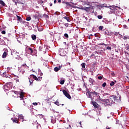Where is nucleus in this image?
Masks as SVG:
<instances>
[{
	"label": "nucleus",
	"mask_w": 129,
	"mask_h": 129,
	"mask_svg": "<svg viewBox=\"0 0 129 129\" xmlns=\"http://www.w3.org/2000/svg\"><path fill=\"white\" fill-rule=\"evenodd\" d=\"M49 6H50V7H52V6H53V4H52V3L50 4Z\"/></svg>",
	"instance_id": "nucleus-52"
},
{
	"label": "nucleus",
	"mask_w": 129,
	"mask_h": 129,
	"mask_svg": "<svg viewBox=\"0 0 129 129\" xmlns=\"http://www.w3.org/2000/svg\"><path fill=\"white\" fill-rule=\"evenodd\" d=\"M103 45H104V46H107V44H103Z\"/></svg>",
	"instance_id": "nucleus-60"
},
{
	"label": "nucleus",
	"mask_w": 129,
	"mask_h": 129,
	"mask_svg": "<svg viewBox=\"0 0 129 129\" xmlns=\"http://www.w3.org/2000/svg\"><path fill=\"white\" fill-rule=\"evenodd\" d=\"M98 19H99V20H101V19H102V15H98L97 16Z\"/></svg>",
	"instance_id": "nucleus-30"
},
{
	"label": "nucleus",
	"mask_w": 129,
	"mask_h": 129,
	"mask_svg": "<svg viewBox=\"0 0 129 129\" xmlns=\"http://www.w3.org/2000/svg\"><path fill=\"white\" fill-rule=\"evenodd\" d=\"M90 36H93V35H92V34H91V35H90Z\"/></svg>",
	"instance_id": "nucleus-63"
},
{
	"label": "nucleus",
	"mask_w": 129,
	"mask_h": 129,
	"mask_svg": "<svg viewBox=\"0 0 129 129\" xmlns=\"http://www.w3.org/2000/svg\"><path fill=\"white\" fill-rule=\"evenodd\" d=\"M99 51H100L99 53L100 54H101L102 53H103V52H104V51H105V49H101Z\"/></svg>",
	"instance_id": "nucleus-26"
},
{
	"label": "nucleus",
	"mask_w": 129,
	"mask_h": 129,
	"mask_svg": "<svg viewBox=\"0 0 129 129\" xmlns=\"http://www.w3.org/2000/svg\"><path fill=\"white\" fill-rule=\"evenodd\" d=\"M57 2L59 4L61 3V0H57Z\"/></svg>",
	"instance_id": "nucleus-50"
},
{
	"label": "nucleus",
	"mask_w": 129,
	"mask_h": 129,
	"mask_svg": "<svg viewBox=\"0 0 129 129\" xmlns=\"http://www.w3.org/2000/svg\"><path fill=\"white\" fill-rule=\"evenodd\" d=\"M111 75L112 76H114V75H115V74H114V73L112 72V73H111Z\"/></svg>",
	"instance_id": "nucleus-45"
},
{
	"label": "nucleus",
	"mask_w": 129,
	"mask_h": 129,
	"mask_svg": "<svg viewBox=\"0 0 129 129\" xmlns=\"http://www.w3.org/2000/svg\"><path fill=\"white\" fill-rule=\"evenodd\" d=\"M19 117L20 119H24V116L23 115H19Z\"/></svg>",
	"instance_id": "nucleus-24"
},
{
	"label": "nucleus",
	"mask_w": 129,
	"mask_h": 129,
	"mask_svg": "<svg viewBox=\"0 0 129 129\" xmlns=\"http://www.w3.org/2000/svg\"><path fill=\"white\" fill-rule=\"evenodd\" d=\"M0 5L3 7H5L6 6V3H5V2H4L2 0H0Z\"/></svg>",
	"instance_id": "nucleus-18"
},
{
	"label": "nucleus",
	"mask_w": 129,
	"mask_h": 129,
	"mask_svg": "<svg viewBox=\"0 0 129 129\" xmlns=\"http://www.w3.org/2000/svg\"><path fill=\"white\" fill-rule=\"evenodd\" d=\"M93 105L95 108H98V106L97 105V103L96 102H92Z\"/></svg>",
	"instance_id": "nucleus-13"
},
{
	"label": "nucleus",
	"mask_w": 129,
	"mask_h": 129,
	"mask_svg": "<svg viewBox=\"0 0 129 129\" xmlns=\"http://www.w3.org/2000/svg\"><path fill=\"white\" fill-rule=\"evenodd\" d=\"M67 64H68L69 65H70V66H71L70 62H68Z\"/></svg>",
	"instance_id": "nucleus-56"
},
{
	"label": "nucleus",
	"mask_w": 129,
	"mask_h": 129,
	"mask_svg": "<svg viewBox=\"0 0 129 129\" xmlns=\"http://www.w3.org/2000/svg\"><path fill=\"white\" fill-rule=\"evenodd\" d=\"M106 129H110V128H106Z\"/></svg>",
	"instance_id": "nucleus-64"
},
{
	"label": "nucleus",
	"mask_w": 129,
	"mask_h": 129,
	"mask_svg": "<svg viewBox=\"0 0 129 129\" xmlns=\"http://www.w3.org/2000/svg\"><path fill=\"white\" fill-rule=\"evenodd\" d=\"M64 83H65V80H63L60 81V84H61V85H63V84H64Z\"/></svg>",
	"instance_id": "nucleus-27"
},
{
	"label": "nucleus",
	"mask_w": 129,
	"mask_h": 129,
	"mask_svg": "<svg viewBox=\"0 0 129 129\" xmlns=\"http://www.w3.org/2000/svg\"><path fill=\"white\" fill-rule=\"evenodd\" d=\"M80 10H84V11H86V7H81V8H79Z\"/></svg>",
	"instance_id": "nucleus-33"
},
{
	"label": "nucleus",
	"mask_w": 129,
	"mask_h": 129,
	"mask_svg": "<svg viewBox=\"0 0 129 129\" xmlns=\"http://www.w3.org/2000/svg\"><path fill=\"white\" fill-rule=\"evenodd\" d=\"M66 4L67 5V6H68L69 7L71 6V4H70V3H69L68 2H66Z\"/></svg>",
	"instance_id": "nucleus-37"
},
{
	"label": "nucleus",
	"mask_w": 129,
	"mask_h": 129,
	"mask_svg": "<svg viewBox=\"0 0 129 129\" xmlns=\"http://www.w3.org/2000/svg\"><path fill=\"white\" fill-rule=\"evenodd\" d=\"M61 105H62V106H63V105H64V104H62Z\"/></svg>",
	"instance_id": "nucleus-61"
},
{
	"label": "nucleus",
	"mask_w": 129,
	"mask_h": 129,
	"mask_svg": "<svg viewBox=\"0 0 129 129\" xmlns=\"http://www.w3.org/2000/svg\"><path fill=\"white\" fill-rule=\"evenodd\" d=\"M62 92H63L64 95H65V96H66V97H67V98H68L69 99H71V96H70V94H69V93H68L67 91L63 90H62Z\"/></svg>",
	"instance_id": "nucleus-5"
},
{
	"label": "nucleus",
	"mask_w": 129,
	"mask_h": 129,
	"mask_svg": "<svg viewBox=\"0 0 129 129\" xmlns=\"http://www.w3.org/2000/svg\"><path fill=\"white\" fill-rule=\"evenodd\" d=\"M114 35H115V36H117V35H118V33L115 32V33H114Z\"/></svg>",
	"instance_id": "nucleus-47"
},
{
	"label": "nucleus",
	"mask_w": 129,
	"mask_h": 129,
	"mask_svg": "<svg viewBox=\"0 0 129 129\" xmlns=\"http://www.w3.org/2000/svg\"><path fill=\"white\" fill-rule=\"evenodd\" d=\"M31 20H32V18H31V17H27L26 18V21H31Z\"/></svg>",
	"instance_id": "nucleus-25"
},
{
	"label": "nucleus",
	"mask_w": 129,
	"mask_h": 129,
	"mask_svg": "<svg viewBox=\"0 0 129 129\" xmlns=\"http://www.w3.org/2000/svg\"><path fill=\"white\" fill-rule=\"evenodd\" d=\"M106 86V83H103L102 84V87H105Z\"/></svg>",
	"instance_id": "nucleus-39"
},
{
	"label": "nucleus",
	"mask_w": 129,
	"mask_h": 129,
	"mask_svg": "<svg viewBox=\"0 0 129 129\" xmlns=\"http://www.w3.org/2000/svg\"><path fill=\"white\" fill-rule=\"evenodd\" d=\"M23 102H24V105H26V103H25V101H23Z\"/></svg>",
	"instance_id": "nucleus-58"
},
{
	"label": "nucleus",
	"mask_w": 129,
	"mask_h": 129,
	"mask_svg": "<svg viewBox=\"0 0 129 129\" xmlns=\"http://www.w3.org/2000/svg\"><path fill=\"white\" fill-rule=\"evenodd\" d=\"M102 78H103V77L102 76L98 77V79H99V80H102Z\"/></svg>",
	"instance_id": "nucleus-36"
},
{
	"label": "nucleus",
	"mask_w": 129,
	"mask_h": 129,
	"mask_svg": "<svg viewBox=\"0 0 129 129\" xmlns=\"http://www.w3.org/2000/svg\"><path fill=\"white\" fill-rule=\"evenodd\" d=\"M65 129H71V126L70 125L67 124L64 125Z\"/></svg>",
	"instance_id": "nucleus-14"
},
{
	"label": "nucleus",
	"mask_w": 129,
	"mask_h": 129,
	"mask_svg": "<svg viewBox=\"0 0 129 129\" xmlns=\"http://www.w3.org/2000/svg\"><path fill=\"white\" fill-rule=\"evenodd\" d=\"M63 44H64V45H67L66 42H63Z\"/></svg>",
	"instance_id": "nucleus-59"
},
{
	"label": "nucleus",
	"mask_w": 129,
	"mask_h": 129,
	"mask_svg": "<svg viewBox=\"0 0 129 129\" xmlns=\"http://www.w3.org/2000/svg\"><path fill=\"white\" fill-rule=\"evenodd\" d=\"M92 94H93V95H94V96L97 97V99H98V100H100L101 101H103V99L100 97V94L99 93H97L95 92V91H94L92 92Z\"/></svg>",
	"instance_id": "nucleus-2"
},
{
	"label": "nucleus",
	"mask_w": 129,
	"mask_h": 129,
	"mask_svg": "<svg viewBox=\"0 0 129 129\" xmlns=\"http://www.w3.org/2000/svg\"><path fill=\"white\" fill-rule=\"evenodd\" d=\"M115 82V83H116V81H115V82Z\"/></svg>",
	"instance_id": "nucleus-62"
},
{
	"label": "nucleus",
	"mask_w": 129,
	"mask_h": 129,
	"mask_svg": "<svg viewBox=\"0 0 129 129\" xmlns=\"http://www.w3.org/2000/svg\"><path fill=\"white\" fill-rule=\"evenodd\" d=\"M112 97H113V99L114 100V101L116 100V99H117V97L115 96H111Z\"/></svg>",
	"instance_id": "nucleus-21"
},
{
	"label": "nucleus",
	"mask_w": 129,
	"mask_h": 129,
	"mask_svg": "<svg viewBox=\"0 0 129 129\" xmlns=\"http://www.w3.org/2000/svg\"><path fill=\"white\" fill-rule=\"evenodd\" d=\"M64 36L65 37V38H69V35H68V34L67 33H65L64 34Z\"/></svg>",
	"instance_id": "nucleus-32"
},
{
	"label": "nucleus",
	"mask_w": 129,
	"mask_h": 129,
	"mask_svg": "<svg viewBox=\"0 0 129 129\" xmlns=\"http://www.w3.org/2000/svg\"><path fill=\"white\" fill-rule=\"evenodd\" d=\"M86 11L87 12V13H94L93 7L91 6L89 7H86Z\"/></svg>",
	"instance_id": "nucleus-4"
},
{
	"label": "nucleus",
	"mask_w": 129,
	"mask_h": 129,
	"mask_svg": "<svg viewBox=\"0 0 129 129\" xmlns=\"http://www.w3.org/2000/svg\"><path fill=\"white\" fill-rule=\"evenodd\" d=\"M18 119L17 117H15L14 118H11V120H12L13 122H15V123H20V122Z\"/></svg>",
	"instance_id": "nucleus-6"
},
{
	"label": "nucleus",
	"mask_w": 129,
	"mask_h": 129,
	"mask_svg": "<svg viewBox=\"0 0 129 129\" xmlns=\"http://www.w3.org/2000/svg\"><path fill=\"white\" fill-rule=\"evenodd\" d=\"M33 105H35V106L38 105V103H36V102L33 103Z\"/></svg>",
	"instance_id": "nucleus-44"
},
{
	"label": "nucleus",
	"mask_w": 129,
	"mask_h": 129,
	"mask_svg": "<svg viewBox=\"0 0 129 129\" xmlns=\"http://www.w3.org/2000/svg\"><path fill=\"white\" fill-rule=\"evenodd\" d=\"M102 101H103V102H106L108 105H111V104L114 103L113 97L111 96L110 97L109 99H103Z\"/></svg>",
	"instance_id": "nucleus-1"
},
{
	"label": "nucleus",
	"mask_w": 129,
	"mask_h": 129,
	"mask_svg": "<svg viewBox=\"0 0 129 129\" xmlns=\"http://www.w3.org/2000/svg\"><path fill=\"white\" fill-rule=\"evenodd\" d=\"M114 84H115L114 82H111L110 83V86H113V85H114Z\"/></svg>",
	"instance_id": "nucleus-34"
},
{
	"label": "nucleus",
	"mask_w": 129,
	"mask_h": 129,
	"mask_svg": "<svg viewBox=\"0 0 129 129\" xmlns=\"http://www.w3.org/2000/svg\"><path fill=\"white\" fill-rule=\"evenodd\" d=\"M81 66H82V68H85V63H82V64H81Z\"/></svg>",
	"instance_id": "nucleus-31"
},
{
	"label": "nucleus",
	"mask_w": 129,
	"mask_h": 129,
	"mask_svg": "<svg viewBox=\"0 0 129 129\" xmlns=\"http://www.w3.org/2000/svg\"><path fill=\"white\" fill-rule=\"evenodd\" d=\"M109 8L111 10H112L113 11H116L117 9H116V8H118V7H116L115 6H110Z\"/></svg>",
	"instance_id": "nucleus-8"
},
{
	"label": "nucleus",
	"mask_w": 129,
	"mask_h": 129,
	"mask_svg": "<svg viewBox=\"0 0 129 129\" xmlns=\"http://www.w3.org/2000/svg\"><path fill=\"white\" fill-rule=\"evenodd\" d=\"M31 38L32 40H35L36 39H37V36L35 35L32 34L31 35Z\"/></svg>",
	"instance_id": "nucleus-17"
},
{
	"label": "nucleus",
	"mask_w": 129,
	"mask_h": 129,
	"mask_svg": "<svg viewBox=\"0 0 129 129\" xmlns=\"http://www.w3.org/2000/svg\"><path fill=\"white\" fill-rule=\"evenodd\" d=\"M127 39H128L127 36H124L123 40H127Z\"/></svg>",
	"instance_id": "nucleus-42"
},
{
	"label": "nucleus",
	"mask_w": 129,
	"mask_h": 129,
	"mask_svg": "<svg viewBox=\"0 0 129 129\" xmlns=\"http://www.w3.org/2000/svg\"><path fill=\"white\" fill-rule=\"evenodd\" d=\"M61 68H62V66H59V67H58V69H59V70L61 69Z\"/></svg>",
	"instance_id": "nucleus-48"
},
{
	"label": "nucleus",
	"mask_w": 129,
	"mask_h": 129,
	"mask_svg": "<svg viewBox=\"0 0 129 129\" xmlns=\"http://www.w3.org/2000/svg\"><path fill=\"white\" fill-rule=\"evenodd\" d=\"M87 94L90 98H91V95L92 94V92H90V91H88L87 92Z\"/></svg>",
	"instance_id": "nucleus-16"
},
{
	"label": "nucleus",
	"mask_w": 129,
	"mask_h": 129,
	"mask_svg": "<svg viewBox=\"0 0 129 129\" xmlns=\"http://www.w3.org/2000/svg\"><path fill=\"white\" fill-rule=\"evenodd\" d=\"M33 76V79H34V80H36V81H41V80H40V79H38V78H37V76L32 75Z\"/></svg>",
	"instance_id": "nucleus-12"
},
{
	"label": "nucleus",
	"mask_w": 129,
	"mask_h": 129,
	"mask_svg": "<svg viewBox=\"0 0 129 129\" xmlns=\"http://www.w3.org/2000/svg\"><path fill=\"white\" fill-rule=\"evenodd\" d=\"M27 68V64L26 63H24L22 64L20 68L19 69L20 72L22 73V74H24V73L25 72V69Z\"/></svg>",
	"instance_id": "nucleus-3"
},
{
	"label": "nucleus",
	"mask_w": 129,
	"mask_h": 129,
	"mask_svg": "<svg viewBox=\"0 0 129 129\" xmlns=\"http://www.w3.org/2000/svg\"><path fill=\"white\" fill-rule=\"evenodd\" d=\"M56 3H57V1L54 0V4H56Z\"/></svg>",
	"instance_id": "nucleus-54"
},
{
	"label": "nucleus",
	"mask_w": 129,
	"mask_h": 129,
	"mask_svg": "<svg viewBox=\"0 0 129 129\" xmlns=\"http://www.w3.org/2000/svg\"><path fill=\"white\" fill-rule=\"evenodd\" d=\"M3 77H6V78H10L11 75L8 74V73H4Z\"/></svg>",
	"instance_id": "nucleus-7"
},
{
	"label": "nucleus",
	"mask_w": 129,
	"mask_h": 129,
	"mask_svg": "<svg viewBox=\"0 0 129 129\" xmlns=\"http://www.w3.org/2000/svg\"><path fill=\"white\" fill-rule=\"evenodd\" d=\"M44 48H45V46L41 45L39 47V51H43L44 50Z\"/></svg>",
	"instance_id": "nucleus-15"
},
{
	"label": "nucleus",
	"mask_w": 129,
	"mask_h": 129,
	"mask_svg": "<svg viewBox=\"0 0 129 129\" xmlns=\"http://www.w3.org/2000/svg\"><path fill=\"white\" fill-rule=\"evenodd\" d=\"M65 26H66V27H68V26H69L68 23H66L65 24Z\"/></svg>",
	"instance_id": "nucleus-49"
},
{
	"label": "nucleus",
	"mask_w": 129,
	"mask_h": 129,
	"mask_svg": "<svg viewBox=\"0 0 129 129\" xmlns=\"http://www.w3.org/2000/svg\"><path fill=\"white\" fill-rule=\"evenodd\" d=\"M99 30H103V26H99Z\"/></svg>",
	"instance_id": "nucleus-35"
},
{
	"label": "nucleus",
	"mask_w": 129,
	"mask_h": 129,
	"mask_svg": "<svg viewBox=\"0 0 129 129\" xmlns=\"http://www.w3.org/2000/svg\"><path fill=\"white\" fill-rule=\"evenodd\" d=\"M88 39H89L90 40V39H91V37H90V36H89Z\"/></svg>",
	"instance_id": "nucleus-57"
},
{
	"label": "nucleus",
	"mask_w": 129,
	"mask_h": 129,
	"mask_svg": "<svg viewBox=\"0 0 129 129\" xmlns=\"http://www.w3.org/2000/svg\"><path fill=\"white\" fill-rule=\"evenodd\" d=\"M107 50H110L111 51V47L108 46L106 47Z\"/></svg>",
	"instance_id": "nucleus-38"
},
{
	"label": "nucleus",
	"mask_w": 129,
	"mask_h": 129,
	"mask_svg": "<svg viewBox=\"0 0 129 129\" xmlns=\"http://www.w3.org/2000/svg\"><path fill=\"white\" fill-rule=\"evenodd\" d=\"M2 34L3 35H6V31L4 30L2 31Z\"/></svg>",
	"instance_id": "nucleus-41"
},
{
	"label": "nucleus",
	"mask_w": 129,
	"mask_h": 129,
	"mask_svg": "<svg viewBox=\"0 0 129 129\" xmlns=\"http://www.w3.org/2000/svg\"><path fill=\"white\" fill-rule=\"evenodd\" d=\"M99 45H104V43H101L99 44Z\"/></svg>",
	"instance_id": "nucleus-51"
},
{
	"label": "nucleus",
	"mask_w": 129,
	"mask_h": 129,
	"mask_svg": "<svg viewBox=\"0 0 129 129\" xmlns=\"http://www.w3.org/2000/svg\"><path fill=\"white\" fill-rule=\"evenodd\" d=\"M14 3H15L16 5H17V4H18V0H13Z\"/></svg>",
	"instance_id": "nucleus-43"
},
{
	"label": "nucleus",
	"mask_w": 129,
	"mask_h": 129,
	"mask_svg": "<svg viewBox=\"0 0 129 129\" xmlns=\"http://www.w3.org/2000/svg\"><path fill=\"white\" fill-rule=\"evenodd\" d=\"M103 97L104 98H107V97H110V94L105 93L103 94Z\"/></svg>",
	"instance_id": "nucleus-10"
},
{
	"label": "nucleus",
	"mask_w": 129,
	"mask_h": 129,
	"mask_svg": "<svg viewBox=\"0 0 129 129\" xmlns=\"http://www.w3.org/2000/svg\"><path fill=\"white\" fill-rule=\"evenodd\" d=\"M62 4H66V2H65V1H62Z\"/></svg>",
	"instance_id": "nucleus-55"
},
{
	"label": "nucleus",
	"mask_w": 129,
	"mask_h": 129,
	"mask_svg": "<svg viewBox=\"0 0 129 129\" xmlns=\"http://www.w3.org/2000/svg\"><path fill=\"white\" fill-rule=\"evenodd\" d=\"M20 98L21 100H23L24 99V92H21L20 94Z\"/></svg>",
	"instance_id": "nucleus-11"
},
{
	"label": "nucleus",
	"mask_w": 129,
	"mask_h": 129,
	"mask_svg": "<svg viewBox=\"0 0 129 129\" xmlns=\"http://www.w3.org/2000/svg\"><path fill=\"white\" fill-rule=\"evenodd\" d=\"M16 17H17V20H18V21H20V20H22V17L19 16H18V15H16Z\"/></svg>",
	"instance_id": "nucleus-29"
},
{
	"label": "nucleus",
	"mask_w": 129,
	"mask_h": 129,
	"mask_svg": "<svg viewBox=\"0 0 129 129\" xmlns=\"http://www.w3.org/2000/svg\"><path fill=\"white\" fill-rule=\"evenodd\" d=\"M30 84H33V81H31V80H29Z\"/></svg>",
	"instance_id": "nucleus-46"
},
{
	"label": "nucleus",
	"mask_w": 129,
	"mask_h": 129,
	"mask_svg": "<svg viewBox=\"0 0 129 129\" xmlns=\"http://www.w3.org/2000/svg\"><path fill=\"white\" fill-rule=\"evenodd\" d=\"M28 50L30 51V54H33V49L32 48H29Z\"/></svg>",
	"instance_id": "nucleus-28"
},
{
	"label": "nucleus",
	"mask_w": 129,
	"mask_h": 129,
	"mask_svg": "<svg viewBox=\"0 0 129 129\" xmlns=\"http://www.w3.org/2000/svg\"><path fill=\"white\" fill-rule=\"evenodd\" d=\"M59 70V69L58 67H55L54 69V71H55V72H58Z\"/></svg>",
	"instance_id": "nucleus-20"
},
{
	"label": "nucleus",
	"mask_w": 129,
	"mask_h": 129,
	"mask_svg": "<svg viewBox=\"0 0 129 129\" xmlns=\"http://www.w3.org/2000/svg\"><path fill=\"white\" fill-rule=\"evenodd\" d=\"M94 36H95V37H98V36L97 34H94Z\"/></svg>",
	"instance_id": "nucleus-53"
},
{
	"label": "nucleus",
	"mask_w": 129,
	"mask_h": 129,
	"mask_svg": "<svg viewBox=\"0 0 129 129\" xmlns=\"http://www.w3.org/2000/svg\"><path fill=\"white\" fill-rule=\"evenodd\" d=\"M123 28H124V29H127V26H126V25H123Z\"/></svg>",
	"instance_id": "nucleus-40"
},
{
	"label": "nucleus",
	"mask_w": 129,
	"mask_h": 129,
	"mask_svg": "<svg viewBox=\"0 0 129 129\" xmlns=\"http://www.w3.org/2000/svg\"><path fill=\"white\" fill-rule=\"evenodd\" d=\"M89 81L90 83H91V84L93 85V82H94V80L92 79V78H90L89 80Z\"/></svg>",
	"instance_id": "nucleus-19"
},
{
	"label": "nucleus",
	"mask_w": 129,
	"mask_h": 129,
	"mask_svg": "<svg viewBox=\"0 0 129 129\" xmlns=\"http://www.w3.org/2000/svg\"><path fill=\"white\" fill-rule=\"evenodd\" d=\"M63 19H64L65 20H67L68 22H70L69 20H70V19H69V17H67L65 16L63 17Z\"/></svg>",
	"instance_id": "nucleus-22"
},
{
	"label": "nucleus",
	"mask_w": 129,
	"mask_h": 129,
	"mask_svg": "<svg viewBox=\"0 0 129 129\" xmlns=\"http://www.w3.org/2000/svg\"><path fill=\"white\" fill-rule=\"evenodd\" d=\"M54 104H56V105H57V106H59L60 105V104L59 103V102L58 101H56L54 102Z\"/></svg>",
	"instance_id": "nucleus-23"
},
{
	"label": "nucleus",
	"mask_w": 129,
	"mask_h": 129,
	"mask_svg": "<svg viewBox=\"0 0 129 129\" xmlns=\"http://www.w3.org/2000/svg\"><path fill=\"white\" fill-rule=\"evenodd\" d=\"M7 55H8V51H4L3 54L2 55V58L4 59L7 58Z\"/></svg>",
	"instance_id": "nucleus-9"
}]
</instances>
